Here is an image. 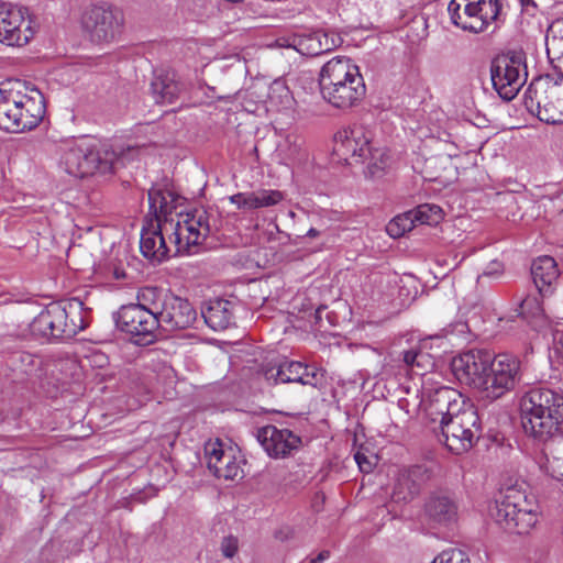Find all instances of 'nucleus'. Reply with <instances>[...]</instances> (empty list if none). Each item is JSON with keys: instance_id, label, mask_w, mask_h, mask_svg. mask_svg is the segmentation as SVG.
Instances as JSON below:
<instances>
[{"instance_id": "44", "label": "nucleus", "mask_w": 563, "mask_h": 563, "mask_svg": "<svg viewBox=\"0 0 563 563\" xmlns=\"http://www.w3.org/2000/svg\"><path fill=\"white\" fill-rule=\"evenodd\" d=\"M531 305H536V307H537V310H538V311H540V310H541V308H540L539 302L537 301V299H534V298H526V299H525V300H522V302H521V310H522V311H521V313H525L526 308H527V307H529V306H531Z\"/></svg>"}, {"instance_id": "35", "label": "nucleus", "mask_w": 563, "mask_h": 563, "mask_svg": "<svg viewBox=\"0 0 563 563\" xmlns=\"http://www.w3.org/2000/svg\"><path fill=\"white\" fill-rule=\"evenodd\" d=\"M253 194V209L272 207L283 200V194L278 190H258Z\"/></svg>"}, {"instance_id": "50", "label": "nucleus", "mask_w": 563, "mask_h": 563, "mask_svg": "<svg viewBox=\"0 0 563 563\" xmlns=\"http://www.w3.org/2000/svg\"><path fill=\"white\" fill-rule=\"evenodd\" d=\"M194 1L197 2V5L202 7L203 0H194Z\"/></svg>"}, {"instance_id": "36", "label": "nucleus", "mask_w": 563, "mask_h": 563, "mask_svg": "<svg viewBox=\"0 0 563 563\" xmlns=\"http://www.w3.org/2000/svg\"><path fill=\"white\" fill-rule=\"evenodd\" d=\"M431 563H471V561L464 551L449 549L437 555Z\"/></svg>"}, {"instance_id": "3", "label": "nucleus", "mask_w": 563, "mask_h": 563, "mask_svg": "<svg viewBox=\"0 0 563 563\" xmlns=\"http://www.w3.org/2000/svg\"><path fill=\"white\" fill-rule=\"evenodd\" d=\"M320 92L324 101L339 110H349L360 103L366 93L360 68L347 57L327 62L319 75Z\"/></svg>"}, {"instance_id": "21", "label": "nucleus", "mask_w": 563, "mask_h": 563, "mask_svg": "<svg viewBox=\"0 0 563 563\" xmlns=\"http://www.w3.org/2000/svg\"><path fill=\"white\" fill-rule=\"evenodd\" d=\"M256 439L265 452L274 459H283L298 450L301 439L289 429H278L273 424L262 427Z\"/></svg>"}, {"instance_id": "41", "label": "nucleus", "mask_w": 563, "mask_h": 563, "mask_svg": "<svg viewBox=\"0 0 563 563\" xmlns=\"http://www.w3.org/2000/svg\"><path fill=\"white\" fill-rule=\"evenodd\" d=\"M230 201L239 209H253V194L239 192L230 197Z\"/></svg>"}, {"instance_id": "24", "label": "nucleus", "mask_w": 563, "mask_h": 563, "mask_svg": "<svg viewBox=\"0 0 563 563\" xmlns=\"http://www.w3.org/2000/svg\"><path fill=\"white\" fill-rule=\"evenodd\" d=\"M424 511L432 522L440 525H449L457 519V505L445 492L432 494L424 505Z\"/></svg>"}, {"instance_id": "6", "label": "nucleus", "mask_w": 563, "mask_h": 563, "mask_svg": "<svg viewBox=\"0 0 563 563\" xmlns=\"http://www.w3.org/2000/svg\"><path fill=\"white\" fill-rule=\"evenodd\" d=\"M86 327V309L79 298L51 302L30 323L31 333L42 339H70Z\"/></svg>"}, {"instance_id": "48", "label": "nucleus", "mask_w": 563, "mask_h": 563, "mask_svg": "<svg viewBox=\"0 0 563 563\" xmlns=\"http://www.w3.org/2000/svg\"><path fill=\"white\" fill-rule=\"evenodd\" d=\"M15 357L19 358L21 362H25V361L31 362V360H32V356L27 353H18L15 355Z\"/></svg>"}, {"instance_id": "16", "label": "nucleus", "mask_w": 563, "mask_h": 563, "mask_svg": "<svg viewBox=\"0 0 563 563\" xmlns=\"http://www.w3.org/2000/svg\"><path fill=\"white\" fill-rule=\"evenodd\" d=\"M155 301H157V314L163 330L187 329L195 323L197 313L187 299L155 287Z\"/></svg>"}, {"instance_id": "10", "label": "nucleus", "mask_w": 563, "mask_h": 563, "mask_svg": "<svg viewBox=\"0 0 563 563\" xmlns=\"http://www.w3.org/2000/svg\"><path fill=\"white\" fill-rule=\"evenodd\" d=\"M446 448L454 454L470 451L482 437V421L476 408L465 401L463 408L442 422Z\"/></svg>"}, {"instance_id": "22", "label": "nucleus", "mask_w": 563, "mask_h": 563, "mask_svg": "<svg viewBox=\"0 0 563 563\" xmlns=\"http://www.w3.org/2000/svg\"><path fill=\"white\" fill-rule=\"evenodd\" d=\"M205 454L208 468L216 477L233 481L242 476L240 462L231 451H224L220 441L207 443Z\"/></svg>"}, {"instance_id": "47", "label": "nucleus", "mask_w": 563, "mask_h": 563, "mask_svg": "<svg viewBox=\"0 0 563 563\" xmlns=\"http://www.w3.org/2000/svg\"><path fill=\"white\" fill-rule=\"evenodd\" d=\"M125 276H126V274H125V271L123 268L115 267L113 269V277H114V279L121 280V279H124Z\"/></svg>"}, {"instance_id": "42", "label": "nucleus", "mask_w": 563, "mask_h": 563, "mask_svg": "<svg viewBox=\"0 0 563 563\" xmlns=\"http://www.w3.org/2000/svg\"><path fill=\"white\" fill-rule=\"evenodd\" d=\"M504 273V266L500 262H490L482 275L478 276V280L483 277H499Z\"/></svg>"}, {"instance_id": "38", "label": "nucleus", "mask_w": 563, "mask_h": 563, "mask_svg": "<svg viewBox=\"0 0 563 563\" xmlns=\"http://www.w3.org/2000/svg\"><path fill=\"white\" fill-rule=\"evenodd\" d=\"M239 550V540L236 537L228 536L224 537L220 544V551L223 556L231 559Z\"/></svg>"}, {"instance_id": "43", "label": "nucleus", "mask_w": 563, "mask_h": 563, "mask_svg": "<svg viewBox=\"0 0 563 563\" xmlns=\"http://www.w3.org/2000/svg\"><path fill=\"white\" fill-rule=\"evenodd\" d=\"M554 350L563 358V333L554 335Z\"/></svg>"}, {"instance_id": "12", "label": "nucleus", "mask_w": 563, "mask_h": 563, "mask_svg": "<svg viewBox=\"0 0 563 563\" xmlns=\"http://www.w3.org/2000/svg\"><path fill=\"white\" fill-rule=\"evenodd\" d=\"M527 66L525 56L519 52H511L496 56L490 64V80L498 96L512 100L527 80Z\"/></svg>"}, {"instance_id": "19", "label": "nucleus", "mask_w": 563, "mask_h": 563, "mask_svg": "<svg viewBox=\"0 0 563 563\" xmlns=\"http://www.w3.org/2000/svg\"><path fill=\"white\" fill-rule=\"evenodd\" d=\"M465 399L463 396L453 388L441 386L432 391H429L421 400L427 416L431 421H439L442 428V422L446 418H451L455 412H459Z\"/></svg>"}, {"instance_id": "28", "label": "nucleus", "mask_w": 563, "mask_h": 563, "mask_svg": "<svg viewBox=\"0 0 563 563\" xmlns=\"http://www.w3.org/2000/svg\"><path fill=\"white\" fill-rule=\"evenodd\" d=\"M150 211L155 216L156 222L164 220L176 221L183 212L173 216V198L169 191L152 189L148 191Z\"/></svg>"}, {"instance_id": "32", "label": "nucleus", "mask_w": 563, "mask_h": 563, "mask_svg": "<svg viewBox=\"0 0 563 563\" xmlns=\"http://www.w3.org/2000/svg\"><path fill=\"white\" fill-rule=\"evenodd\" d=\"M416 223L435 225L443 217L442 209L433 203H423L410 210Z\"/></svg>"}, {"instance_id": "4", "label": "nucleus", "mask_w": 563, "mask_h": 563, "mask_svg": "<svg viewBox=\"0 0 563 563\" xmlns=\"http://www.w3.org/2000/svg\"><path fill=\"white\" fill-rule=\"evenodd\" d=\"M521 423L525 433L545 443L560 432L563 422V396L544 388L529 390L521 399Z\"/></svg>"}, {"instance_id": "26", "label": "nucleus", "mask_w": 563, "mask_h": 563, "mask_svg": "<svg viewBox=\"0 0 563 563\" xmlns=\"http://www.w3.org/2000/svg\"><path fill=\"white\" fill-rule=\"evenodd\" d=\"M530 269L533 284L541 295H545L560 276L555 260L548 255L536 258Z\"/></svg>"}, {"instance_id": "13", "label": "nucleus", "mask_w": 563, "mask_h": 563, "mask_svg": "<svg viewBox=\"0 0 563 563\" xmlns=\"http://www.w3.org/2000/svg\"><path fill=\"white\" fill-rule=\"evenodd\" d=\"M501 10L499 0H452L448 11L454 25L481 33L496 22Z\"/></svg>"}, {"instance_id": "39", "label": "nucleus", "mask_w": 563, "mask_h": 563, "mask_svg": "<svg viewBox=\"0 0 563 563\" xmlns=\"http://www.w3.org/2000/svg\"><path fill=\"white\" fill-rule=\"evenodd\" d=\"M428 355L421 353L420 351H417L415 349H411V350H408V351H405L404 352V355H402V361L404 363L410 367L411 369H413V367H422V361L423 358H426Z\"/></svg>"}, {"instance_id": "31", "label": "nucleus", "mask_w": 563, "mask_h": 563, "mask_svg": "<svg viewBox=\"0 0 563 563\" xmlns=\"http://www.w3.org/2000/svg\"><path fill=\"white\" fill-rule=\"evenodd\" d=\"M303 141L298 135L289 134L278 145V156L285 162V164H292L301 157Z\"/></svg>"}, {"instance_id": "14", "label": "nucleus", "mask_w": 563, "mask_h": 563, "mask_svg": "<svg viewBox=\"0 0 563 563\" xmlns=\"http://www.w3.org/2000/svg\"><path fill=\"white\" fill-rule=\"evenodd\" d=\"M520 379L521 362L517 356L509 353L490 356L484 395L497 399L512 390Z\"/></svg>"}, {"instance_id": "1", "label": "nucleus", "mask_w": 563, "mask_h": 563, "mask_svg": "<svg viewBox=\"0 0 563 563\" xmlns=\"http://www.w3.org/2000/svg\"><path fill=\"white\" fill-rule=\"evenodd\" d=\"M211 232L210 214L196 208L177 217L176 221L164 220L141 231L140 250L144 257L161 263L174 254H194Z\"/></svg>"}, {"instance_id": "2", "label": "nucleus", "mask_w": 563, "mask_h": 563, "mask_svg": "<svg viewBox=\"0 0 563 563\" xmlns=\"http://www.w3.org/2000/svg\"><path fill=\"white\" fill-rule=\"evenodd\" d=\"M45 114V99L35 87L21 81L0 84V129L20 133L38 125Z\"/></svg>"}, {"instance_id": "20", "label": "nucleus", "mask_w": 563, "mask_h": 563, "mask_svg": "<svg viewBox=\"0 0 563 563\" xmlns=\"http://www.w3.org/2000/svg\"><path fill=\"white\" fill-rule=\"evenodd\" d=\"M319 371L297 361H284L279 364L268 365L264 369V377L271 384L299 383L301 385L317 386Z\"/></svg>"}, {"instance_id": "11", "label": "nucleus", "mask_w": 563, "mask_h": 563, "mask_svg": "<svg viewBox=\"0 0 563 563\" xmlns=\"http://www.w3.org/2000/svg\"><path fill=\"white\" fill-rule=\"evenodd\" d=\"M525 104L542 122L563 123V80L554 81L549 77L536 79L525 93Z\"/></svg>"}, {"instance_id": "5", "label": "nucleus", "mask_w": 563, "mask_h": 563, "mask_svg": "<svg viewBox=\"0 0 563 563\" xmlns=\"http://www.w3.org/2000/svg\"><path fill=\"white\" fill-rule=\"evenodd\" d=\"M490 518L505 531L528 533L538 522L532 499L528 498L523 484L503 487L489 506Z\"/></svg>"}, {"instance_id": "30", "label": "nucleus", "mask_w": 563, "mask_h": 563, "mask_svg": "<svg viewBox=\"0 0 563 563\" xmlns=\"http://www.w3.org/2000/svg\"><path fill=\"white\" fill-rule=\"evenodd\" d=\"M419 473V468L401 470L398 474L395 484V495L399 499L412 498L418 493V484L416 477Z\"/></svg>"}, {"instance_id": "18", "label": "nucleus", "mask_w": 563, "mask_h": 563, "mask_svg": "<svg viewBox=\"0 0 563 563\" xmlns=\"http://www.w3.org/2000/svg\"><path fill=\"white\" fill-rule=\"evenodd\" d=\"M490 353L485 350H470L451 362L452 373L456 379L466 386L484 394L487 385Z\"/></svg>"}, {"instance_id": "34", "label": "nucleus", "mask_w": 563, "mask_h": 563, "mask_svg": "<svg viewBox=\"0 0 563 563\" xmlns=\"http://www.w3.org/2000/svg\"><path fill=\"white\" fill-rule=\"evenodd\" d=\"M415 225L416 222L411 216V211H407L391 219L386 225V232L390 238L397 239L402 236L406 232L411 231Z\"/></svg>"}, {"instance_id": "9", "label": "nucleus", "mask_w": 563, "mask_h": 563, "mask_svg": "<svg viewBox=\"0 0 563 563\" xmlns=\"http://www.w3.org/2000/svg\"><path fill=\"white\" fill-rule=\"evenodd\" d=\"M77 21L90 42L101 44L113 42L124 25L123 12L108 3H89L79 9Z\"/></svg>"}, {"instance_id": "17", "label": "nucleus", "mask_w": 563, "mask_h": 563, "mask_svg": "<svg viewBox=\"0 0 563 563\" xmlns=\"http://www.w3.org/2000/svg\"><path fill=\"white\" fill-rule=\"evenodd\" d=\"M373 147L372 132L361 124L344 128L334 135L333 152L346 163L365 162Z\"/></svg>"}, {"instance_id": "15", "label": "nucleus", "mask_w": 563, "mask_h": 563, "mask_svg": "<svg viewBox=\"0 0 563 563\" xmlns=\"http://www.w3.org/2000/svg\"><path fill=\"white\" fill-rule=\"evenodd\" d=\"M35 30L29 16L27 8L0 3V43L7 46L26 45Z\"/></svg>"}, {"instance_id": "8", "label": "nucleus", "mask_w": 563, "mask_h": 563, "mask_svg": "<svg viewBox=\"0 0 563 563\" xmlns=\"http://www.w3.org/2000/svg\"><path fill=\"white\" fill-rule=\"evenodd\" d=\"M114 154L101 153L95 144L80 137L66 142L62 147L60 165L74 177H86L95 173L108 174L113 170Z\"/></svg>"}, {"instance_id": "37", "label": "nucleus", "mask_w": 563, "mask_h": 563, "mask_svg": "<svg viewBox=\"0 0 563 563\" xmlns=\"http://www.w3.org/2000/svg\"><path fill=\"white\" fill-rule=\"evenodd\" d=\"M543 444L547 446V452L551 454L554 460L563 461V434L559 432Z\"/></svg>"}, {"instance_id": "33", "label": "nucleus", "mask_w": 563, "mask_h": 563, "mask_svg": "<svg viewBox=\"0 0 563 563\" xmlns=\"http://www.w3.org/2000/svg\"><path fill=\"white\" fill-rule=\"evenodd\" d=\"M365 161H368L367 174L372 178H377L380 177L389 166L390 157L384 148L373 147L372 153H368Z\"/></svg>"}, {"instance_id": "29", "label": "nucleus", "mask_w": 563, "mask_h": 563, "mask_svg": "<svg viewBox=\"0 0 563 563\" xmlns=\"http://www.w3.org/2000/svg\"><path fill=\"white\" fill-rule=\"evenodd\" d=\"M295 103L294 96L284 78L275 79L268 88L267 106L272 110L283 111L291 109Z\"/></svg>"}, {"instance_id": "40", "label": "nucleus", "mask_w": 563, "mask_h": 563, "mask_svg": "<svg viewBox=\"0 0 563 563\" xmlns=\"http://www.w3.org/2000/svg\"><path fill=\"white\" fill-rule=\"evenodd\" d=\"M354 460L358 465V468L363 473H371L375 466L376 457L367 456L365 453L357 451L354 455Z\"/></svg>"}, {"instance_id": "23", "label": "nucleus", "mask_w": 563, "mask_h": 563, "mask_svg": "<svg viewBox=\"0 0 563 563\" xmlns=\"http://www.w3.org/2000/svg\"><path fill=\"white\" fill-rule=\"evenodd\" d=\"M341 37L333 32L316 30L292 35L294 49L303 56H318L336 48Z\"/></svg>"}, {"instance_id": "51", "label": "nucleus", "mask_w": 563, "mask_h": 563, "mask_svg": "<svg viewBox=\"0 0 563 563\" xmlns=\"http://www.w3.org/2000/svg\"><path fill=\"white\" fill-rule=\"evenodd\" d=\"M519 1H520V3H521L522 5H526L527 3H529V2H530V0H519Z\"/></svg>"}, {"instance_id": "7", "label": "nucleus", "mask_w": 563, "mask_h": 563, "mask_svg": "<svg viewBox=\"0 0 563 563\" xmlns=\"http://www.w3.org/2000/svg\"><path fill=\"white\" fill-rule=\"evenodd\" d=\"M155 301V287H143L137 291L136 302L122 306L118 311L117 324L135 338V343L146 345L157 336L161 329Z\"/></svg>"}, {"instance_id": "45", "label": "nucleus", "mask_w": 563, "mask_h": 563, "mask_svg": "<svg viewBox=\"0 0 563 563\" xmlns=\"http://www.w3.org/2000/svg\"><path fill=\"white\" fill-rule=\"evenodd\" d=\"M330 558V552L327 550L321 551L316 558L311 559L308 563H322Z\"/></svg>"}, {"instance_id": "46", "label": "nucleus", "mask_w": 563, "mask_h": 563, "mask_svg": "<svg viewBox=\"0 0 563 563\" xmlns=\"http://www.w3.org/2000/svg\"><path fill=\"white\" fill-rule=\"evenodd\" d=\"M277 43L280 47L294 48L292 45V35L288 37H282L277 40Z\"/></svg>"}, {"instance_id": "25", "label": "nucleus", "mask_w": 563, "mask_h": 563, "mask_svg": "<svg viewBox=\"0 0 563 563\" xmlns=\"http://www.w3.org/2000/svg\"><path fill=\"white\" fill-rule=\"evenodd\" d=\"M201 314L210 329L224 330L233 321V303L221 298L211 299L203 306Z\"/></svg>"}, {"instance_id": "49", "label": "nucleus", "mask_w": 563, "mask_h": 563, "mask_svg": "<svg viewBox=\"0 0 563 563\" xmlns=\"http://www.w3.org/2000/svg\"><path fill=\"white\" fill-rule=\"evenodd\" d=\"M319 235H320V231H318L314 228L309 229L308 232L306 233V236L311 238V239L317 238Z\"/></svg>"}, {"instance_id": "27", "label": "nucleus", "mask_w": 563, "mask_h": 563, "mask_svg": "<svg viewBox=\"0 0 563 563\" xmlns=\"http://www.w3.org/2000/svg\"><path fill=\"white\" fill-rule=\"evenodd\" d=\"M154 99L157 103H173L185 90V85L176 80L174 74H162L151 84Z\"/></svg>"}]
</instances>
